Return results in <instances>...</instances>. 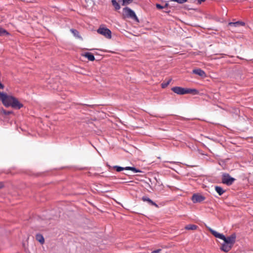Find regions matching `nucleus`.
<instances>
[{"label": "nucleus", "mask_w": 253, "mask_h": 253, "mask_svg": "<svg viewBox=\"0 0 253 253\" xmlns=\"http://www.w3.org/2000/svg\"><path fill=\"white\" fill-rule=\"evenodd\" d=\"M185 229L187 230H195L197 228V226L194 224H188L185 226Z\"/></svg>", "instance_id": "a211bd4d"}, {"label": "nucleus", "mask_w": 253, "mask_h": 253, "mask_svg": "<svg viewBox=\"0 0 253 253\" xmlns=\"http://www.w3.org/2000/svg\"><path fill=\"white\" fill-rule=\"evenodd\" d=\"M123 15L125 18H130L137 23L139 22L135 12L128 7L123 9Z\"/></svg>", "instance_id": "7ed1b4c3"}, {"label": "nucleus", "mask_w": 253, "mask_h": 253, "mask_svg": "<svg viewBox=\"0 0 253 253\" xmlns=\"http://www.w3.org/2000/svg\"><path fill=\"white\" fill-rule=\"evenodd\" d=\"M156 6L158 9H163V8H164V7L162 5H161L160 4H159V3H157L156 4Z\"/></svg>", "instance_id": "a878e982"}, {"label": "nucleus", "mask_w": 253, "mask_h": 253, "mask_svg": "<svg viewBox=\"0 0 253 253\" xmlns=\"http://www.w3.org/2000/svg\"><path fill=\"white\" fill-rule=\"evenodd\" d=\"M110 168H113L116 170L117 172H120L122 170H124V167L119 166H114L113 167L109 166Z\"/></svg>", "instance_id": "aec40b11"}, {"label": "nucleus", "mask_w": 253, "mask_h": 253, "mask_svg": "<svg viewBox=\"0 0 253 253\" xmlns=\"http://www.w3.org/2000/svg\"><path fill=\"white\" fill-rule=\"evenodd\" d=\"M171 90L175 93L183 95L188 93L197 94L198 93V90L194 88H186L179 86L173 87Z\"/></svg>", "instance_id": "f03ea898"}, {"label": "nucleus", "mask_w": 253, "mask_h": 253, "mask_svg": "<svg viewBox=\"0 0 253 253\" xmlns=\"http://www.w3.org/2000/svg\"><path fill=\"white\" fill-rule=\"evenodd\" d=\"M84 56L89 61H93L95 60L94 56L90 52L85 53Z\"/></svg>", "instance_id": "4468645a"}, {"label": "nucleus", "mask_w": 253, "mask_h": 253, "mask_svg": "<svg viewBox=\"0 0 253 253\" xmlns=\"http://www.w3.org/2000/svg\"><path fill=\"white\" fill-rule=\"evenodd\" d=\"M236 235L235 233L232 234L230 236L226 237L225 239H223L224 242L227 244L233 246L236 242Z\"/></svg>", "instance_id": "423d86ee"}, {"label": "nucleus", "mask_w": 253, "mask_h": 253, "mask_svg": "<svg viewBox=\"0 0 253 253\" xmlns=\"http://www.w3.org/2000/svg\"><path fill=\"white\" fill-rule=\"evenodd\" d=\"M112 4L116 10H119L121 8L119 3L116 0H112Z\"/></svg>", "instance_id": "dca6fc26"}, {"label": "nucleus", "mask_w": 253, "mask_h": 253, "mask_svg": "<svg viewBox=\"0 0 253 253\" xmlns=\"http://www.w3.org/2000/svg\"><path fill=\"white\" fill-rule=\"evenodd\" d=\"M206 198L205 196L198 194H194L192 197V201L194 203H201L205 200Z\"/></svg>", "instance_id": "0eeeda50"}, {"label": "nucleus", "mask_w": 253, "mask_h": 253, "mask_svg": "<svg viewBox=\"0 0 253 253\" xmlns=\"http://www.w3.org/2000/svg\"><path fill=\"white\" fill-rule=\"evenodd\" d=\"M209 230L211 233L216 238H219L222 240L223 239H225V236L222 234L219 233L210 227L209 228Z\"/></svg>", "instance_id": "6e6552de"}, {"label": "nucleus", "mask_w": 253, "mask_h": 253, "mask_svg": "<svg viewBox=\"0 0 253 253\" xmlns=\"http://www.w3.org/2000/svg\"><path fill=\"white\" fill-rule=\"evenodd\" d=\"M36 240L38 241L40 243H41L42 244H43L44 240V238L42 235L40 234H38L36 235Z\"/></svg>", "instance_id": "f3484780"}, {"label": "nucleus", "mask_w": 253, "mask_h": 253, "mask_svg": "<svg viewBox=\"0 0 253 253\" xmlns=\"http://www.w3.org/2000/svg\"><path fill=\"white\" fill-rule=\"evenodd\" d=\"M124 170H130L133 171V173H137L141 172V170L137 169L135 167H124Z\"/></svg>", "instance_id": "ddd939ff"}, {"label": "nucleus", "mask_w": 253, "mask_h": 253, "mask_svg": "<svg viewBox=\"0 0 253 253\" xmlns=\"http://www.w3.org/2000/svg\"><path fill=\"white\" fill-rule=\"evenodd\" d=\"M70 31L75 37H79V33L77 30L71 29Z\"/></svg>", "instance_id": "4be33fe9"}, {"label": "nucleus", "mask_w": 253, "mask_h": 253, "mask_svg": "<svg viewBox=\"0 0 253 253\" xmlns=\"http://www.w3.org/2000/svg\"><path fill=\"white\" fill-rule=\"evenodd\" d=\"M1 112L3 114L5 115H8L9 114H11L12 113V111H6L3 109H2L1 110Z\"/></svg>", "instance_id": "b1692460"}, {"label": "nucleus", "mask_w": 253, "mask_h": 253, "mask_svg": "<svg viewBox=\"0 0 253 253\" xmlns=\"http://www.w3.org/2000/svg\"><path fill=\"white\" fill-rule=\"evenodd\" d=\"M229 25L230 26H233L234 27H239L240 26H245V23L244 22L238 21H237L235 22H230L229 23Z\"/></svg>", "instance_id": "f8f14e48"}, {"label": "nucleus", "mask_w": 253, "mask_h": 253, "mask_svg": "<svg viewBox=\"0 0 253 253\" xmlns=\"http://www.w3.org/2000/svg\"><path fill=\"white\" fill-rule=\"evenodd\" d=\"M0 100L6 107H11L15 109H20L23 106L16 98L3 92H0Z\"/></svg>", "instance_id": "f257e3e1"}, {"label": "nucleus", "mask_w": 253, "mask_h": 253, "mask_svg": "<svg viewBox=\"0 0 253 253\" xmlns=\"http://www.w3.org/2000/svg\"><path fill=\"white\" fill-rule=\"evenodd\" d=\"M122 5H125L130 3L133 1V0H122Z\"/></svg>", "instance_id": "5701e85b"}, {"label": "nucleus", "mask_w": 253, "mask_h": 253, "mask_svg": "<svg viewBox=\"0 0 253 253\" xmlns=\"http://www.w3.org/2000/svg\"><path fill=\"white\" fill-rule=\"evenodd\" d=\"M3 35L8 36L9 35V33L6 30L3 29L2 28H0V36Z\"/></svg>", "instance_id": "6ab92c4d"}, {"label": "nucleus", "mask_w": 253, "mask_h": 253, "mask_svg": "<svg viewBox=\"0 0 253 253\" xmlns=\"http://www.w3.org/2000/svg\"><path fill=\"white\" fill-rule=\"evenodd\" d=\"M164 12L169 13L170 12V10H165Z\"/></svg>", "instance_id": "2f4dec72"}, {"label": "nucleus", "mask_w": 253, "mask_h": 253, "mask_svg": "<svg viewBox=\"0 0 253 253\" xmlns=\"http://www.w3.org/2000/svg\"><path fill=\"white\" fill-rule=\"evenodd\" d=\"M168 5H169V3H166L165 4V5L164 6H163L164 7V8H165L168 7Z\"/></svg>", "instance_id": "c756f323"}, {"label": "nucleus", "mask_w": 253, "mask_h": 253, "mask_svg": "<svg viewBox=\"0 0 253 253\" xmlns=\"http://www.w3.org/2000/svg\"><path fill=\"white\" fill-rule=\"evenodd\" d=\"M192 73L193 74L198 75L201 77H206V74L205 71L200 68H197L193 70Z\"/></svg>", "instance_id": "1a4fd4ad"}, {"label": "nucleus", "mask_w": 253, "mask_h": 253, "mask_svg": "<svg viewBox=\"0 0 253 253\" xmlns=\"http://www.w3.org/2000/svg\"><path fill=\"white\" fill-rule=\"evenodd\" d=\"M215 190L220 196L222 195L225 192V190H224L222 187L218 186L215 187Z\"/></svg>", "instance_id": "2eb2a0df"}, {"label": "nucleus", "mask_w": 253, "mask_h": 253, "mask_svg": "<svg viewBox=\"0 0 253 253\" xmlns=\"http://www.w3.org/2000/svg\"><path fill=\"white\" fill-rule=\"evenodd\" d=\"M198 3H201L202 2L205 1V0H197Z\"/></svg>", "instance_id": "7c9ffc66"}, {"label": "nucleus", "mask_w": 253, "mask_h": 253, "mask_svg": "<svg viewBox=\"0 0 253 253\" xmlns=\"http://www.w3.org/2000/svg\"><path fill=\"white\" fill-rule=\"evenodd\" d=\"M142 199L144 202H147L149 203V204L151 205L154 206L156 207H158L157 204H156L155 202H154L152 200H151L149 198L147 197L144 196L142 197Z\"/></svg>", "instance_id": "9b49d317"}, {"label": "nucleus", "mask_w": 253, "mask_h": 253, "mask_svg": "<svg viewBox=\"0 0 253 253\" xmlns=\"http://www.w3.org/2000/svg\"><path fill=\"white\" fill-rule=\"evenodd\" d=\"M232 247H233L232 246L227 244L226 243L224 242L222 244V246H221L220 249L222 251H223L225 253H227L231 249Z\"/></svg>", "instance_id": "9d476101"}, {"label": "nucleus", "mask_w": 253, "mask_h": 253, "mask_svg": "<svg viewBox=\"0 0 253 253\" xmlns=\"http://www.w3.org/2000/svg\"><path fill=\"white\" fill-rule=\"evenodd\" d=\"M171 81V79H169L167 82L163 83L161 84L162 87L163 88L166 87L169 84Z\"/></svg>", "instance_id": "412c9836"}, {"label": "nucleus", "mask_w": 253, "mask_h": 253, "mask_svg": "<svg viewBox=\"0 0 253 253\" xmlns=\"http://www.w3.org/2000/svg\"><path fill=\"white\" fill-rule=\"evenodd\" d=\"M235 179L230 176L227 173H224L222 175V182L228 186L231 185L235 181Z\"/></svg>", "instance_id": "20e7f679"}, {"label": "nucleus", "mask_w": 253, "mask_h": 253, "mask_svg": "<svg viewBox=\"0 0 253 253\" xmlns=\"http://www.w3.org/2000/svg\"><path fill=\"white\" fill-rule=\"evenodd\" d=\"M98 33L104 36L107 39L112 38L111 31L108 28L100 26L97 30Z\"/></svg>", "instance_id": "39448f33"}, {"label": "nucleus", "mask_w": 253, "mask_h": 253, "mask_svg": "<svg viewBox=\"0 0 253 253\" xmlns=\"http://www.w3.org/2000/svg\"><path fill=\"white\" fill-rule=\"evenodd\" d=\"M161 251H162L161 249H157L156 250H155V251L152 252L151 253H160Z\"/></svg>", "instance_id": "bb28decb"}, {"label": "nucleus", "mask_w": 253, "mask_h": 253, "mask_svg": "<svg viewBox=\"0 0 253 253\" xmlns=\"http://www.w3.org/2000/svg\"><path fill=\"white\" fill-rule=\"evenodd\" d=\"M171 1L177 2L178 3L182 4L187 1V0H171Z\"/></svg>", "instance_id": "393cba45"}, {"label": "nucleus", "mask_w": 253, "mask_h": 253, "mask_svg": "<svg viewBox=\"0 0 253 253\" xmlns=\"http://www.w3.org/2000/svg\"><path fill=\"white\" fill-rule=\"evenodd\" d=\"M4 187V184L2 182H0V189Z\"/></svg>", "instance_id": "cd10ccee"}, {"label": "nucleus", "mask_w": 253, "mask_h": 253, "mask_svg": "<svg viewBox=\"0 0 253 253\" xmlns=\"http://www.w3.org/2000/svg\"><path fill=\"white\" fill-rule=\"evenodd\" d=\"M4 88V85L0 83V89H3Z\"/></svg>", "instance_id": "c85d7f7f"}, {"label": "nucleus", "mask_w": 253, "mask_h": 253, "mask_svg": "<svg viewBox=\"0 0 253 253\" xmlns=\"http://www.w3.org/2000/svg\"><path fill=\"white\" fill-rule=\"evenodd\" d=\"M169 162L170 163H175L174 162Z\"/></svg>", "instance_id": "473e14b6"}]
</instances>
